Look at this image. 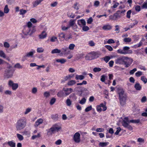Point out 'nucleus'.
<instances>
[{
  "label": "nucleus",
  "mask_w": 147,
  "mask_h": 147,
  "mask_svg": "<svg viewBox=\"0 0 147 147\" xmlns=\"http://www.w3.org/2000/svg\"><path fill=\"white\" fill-rule=\"evenodd\" d=\"M61 29L63 31H65L69 28V27L67 26V27H65L64 26H62L61 27Z\"/></svg>",
  "instance_id": "nucleus-57"
},
{
  "label": "nucleus",
  "mask_w": 147,
  "mask_h": 147,
  "mask_svg": "<svg viewBox=\"0 0 147 147\" xmlns=\"http://www.w3.org/2000/svg\"><path fill=\"white\" fill-rule=\"evenodd\" d=\"M61 52V51L60 50L58 49H54L51 52L52 54H55V53H60Z\"/></svg>",
  "instance_id": "nucleus-26"
},
{
  "label": "nucleus",
  "mask_w": 147,
  "mask_h": 147,
  "mask_svg": "<svg viewBox=\"0 0 147 147\" xmlns=\"http://www.w3.org/2000/svg\"><path fill=\"white\" fill-rule=\"evenodd\" d=\"M112 28V26L109 24L104 25L102 27V29L104 30H110Z\"/></svg>",
  "instance_id": "nucleus-16"
},
{
  "label": "nucleus",
  "mask_w": 147,
  "mask_h": 147,
  "mask_svg": "<svg viewBox=\"0 0 147 147\" xmlns=\"http://www.w3.org/2000/svg\"><path fill=\"white\" fill-rule=\"evenodd\" d=\"M108 144V142H100L99 144V145L101 147H105L107 146Z\"/></svg>",
  "instance_id": "nucleus-24"
},
{
  "label": "nucleus",
  "mask_w": 147,
  "mask_h": 147,
  "mask_svg": "<svg viewBox=\"0 0 147 147\" xmlns=\"http://www.w3.org/2000/svg\"><path fill=\"white\" fill-rule=\"evenodd\" d=\"M124 127L127 128L131 130L133 129V127L130 125H129L128 123H124V125H123Z\"/></svg>",
  "instance_id": "nucleus-27"
},
{
  "label": "nucleus",
  "mask_w": 147,
  "mask_h": 147,
  "mask_svg": "<svg viewBox=\"0 0 147 147\" xmlns=\"http://www.w3.org/2000/svg\"><path fill=\"white\" fill-rule=\"evenodd\" d=\"M92 109V107L91 106H90L87 107L85 109V111L86 112H88L91 110Z\"/></svg>",
  "instance_id": "nucleus-63"
},
{
  "label": "nucleus",
  "mask_w": 147,
  "mask_h": 147,
  "mask_svg": "<svg viewBox=\"0 0 147 147\" xmlns=\"http://www.w3.org/2000/svg\"><path fill=\"white\" fill-rule=\"evenodd\" d=\"M40 137V133H38L37 135H33L32 137V140H34L37 138H38Z\"/></svg>",
  "instance_id": "nucleus-39"
},
{
  "label": "nucleus",
  "mask_w": 147,
  "mask_h": 147,
  "mask_svg": "<svg viewBox=\"0 0 147 147\" xmlns=\"http://www.w3.org/2000/svg\"><path fill=\"white\" fill-rule=\"evenodd\" d=\"M43 122V120L42 119H39L36 121L34 126L36 127H38L40 124L42 123Z\"/></svg>",
  "instance_id": "nucleus-17"
},
{
  "label": "nucleus",
  "mask_w": 147,
  "mask_h": 147,
  "mask_svg": "<svg viewBox=\"0 0 147 147\" xmlns=\"http://www.w3.org/2000/svg\"><path fill=\"white\" fill-rule=\"evenodd\" d=\"M131 12V10H129L127 13L126 17L128 18H130V15Z\"/></svg>",
  "instance_id": "nucleus-55"
},
{
  "label": "nucleus",
  "mask_w": 147,
  "mask_h": 147,
  "mask_svg": "<svg viewBox=\"0 0 147 147\" xmlns=\"http://www.w3.org/2000/svg\"><path fill=\"white\" fill-rule=\"evenodd\" d=\"M100 2L98 1H95L94 5L96 7H97L99 5Z\"/></svg>",
  "instance_id": "nucleus-62"
},
{
  "label": "nucleus",
  "mask_w": 147,
  "mask_h": 147,
  "mask_svg": "<svg viewBox=\"0 0 147 147\" xmlns=\"http://www.w3.org/2000/svg\"><path fill=\"white\" fill-rule=\"evenodd\" d=\"M100 54L97 52H92L89 54L85 57L86 59L90 60L94 58H97L99 57Z\"/></svg>",
  "instance_id": "nucleus-7"
},
{
  "label": "nucleus",
  "mask_w": 147,
  "mask_h": 147,
  "mask_svg": "<svg viewBox=\"0 0 147 147\" xmlns=\"http://www.w3.org/2000/svg\"><path fill=\"white\" fill-rule=\"evenodd\" d=\"M15 67L19 69L22 68V66L19 63L16 64L15 65Z\"/></svg>",
  "instance_id": "nucleus-64"
},
{
  "label": "nucleus",
  "mask_w": 147,
  "mask_h": 147,
  "mask_svg": "<svg viewBox=\"0 0 147 147\" xmlns=\"http://www.w3.org/2000/svg\"><path fill=\"white\" fill-rule=\"evenodd\" d=\"M62 51L65 54H68L69 53L68 48L67 47H64L62 49Z\"/></svg>",
  "instance_id": "nucleus-20"
},
{
  "label": "nucleus",
  "mask_w": 147,
  "mask_h": 147,
  "mask_svg": "<svg viewBox=\"0 0 147 147\" xmlns=\"http://www.w3.org/2000/svg\"><path fill=\"white\" fill-rule=\"evenodd\" d=\"M32 110V109L30 107H28L26 109L25 111L24 112V115H26L30 112Z\"/></svg>",
  "instance_id": "nucleus-32"
},
{
  "label": "nucleus",
  "mask_w": 147,
  "mask_h": 147,
  "mask_svg": "<svg viewBox=\"0 0 147 147\" xmlns=\"http://www.w3.org/2000/svg\"><path fill=\"white\" fill-rule=\"evenodd\" d=\"M36 31L35 26H32V24L30 22H28L27 26H26L22 30L23 34L26 36H31Z\"/></svg>",
  "instance_id": "nucleus-1"
},
{
  "label": "nucleus",
  "mask_w": 147,
  "mask_h": 147,
  "mask_svg": "<svg viewBox=\"0 0 147 147\" xmlns=\"http://www.w3.org/2000/svg\"><path fill=\"white\" fill-rule=\"evenodd\" d=\"M89 29L88 27L86 26H84L82 27V30L84 31H86L88 30Z\"/></svg>",
  "instance_id": "nucleus-61"
},
{
  "label": "nucleus",
  "mask_w": 147,
  "mask_h": 147,
  "mask_svg": "<svg viewBox=\"0 0 147 147\" xmlns=\"http://www.w3.org/2000/svg\"><path fill=\"white\" fill-rule=\"evenodd\" d=\"M69 98H71L73 100H76L77 98V97L76 96L75 93H72L69 96Z\"/></svg>",
  "instance_id": "nucleus-29"
},
{
  "label": "nucleus",
  "mask_w": 147,
  "mask_h": 147,
  "mask_svg": "<svg viewBox=\"0 0 147 147\" xmlns=\"http://www.w3.org/2000/svg\"><path fill=\"white\" fill-rule=\"evenodd\" d=\"M14 71V70L13 66L8 64L6 69L5 71L4 76L7 78H11L13 76Z\"/></svg>",
  "instance_id": "nucleus-3"
},
{
  "label": "nucleus",
  "mask_w": 147,
  "mask_h": 147,
  "mask_svg": "<svg viewBox=\"0 0 147 147\" xmlns=\"http://www.w3.org/2000/svg\"><path fill=\"white\" fill-rule=\"evenodd\" d=\"M101 70V69L100 68L97 67L94 68L93 69V71L95 72H99Z\"/></svg>",
  "instance_id": "nucleus-53"
},
{
  "label": "nucleus",
  "mask_w": 147,
  "mask_h": 147,
  "mask_svg": "<svg viewBox=\"0 0 147 147\" xmlns=\"http://www.w3.org/2000/svg\"><path fill=\"white\" fill-rule=\"evenodd\" d=\"M107 109V108L105 105L102 103L96 106L97 111L99 112H100L102 110L103 111H105Z\"/></svg>",
  "instance_id": "nucleus-12"
},
{
  "label": "nucleus",
  "mask_w": 147,
  "mask_h": 147,
  "mask_svg": "<svg viewBox=\"0 0 147 147\" xmlns=\"http://www.w3.org/2000/svg\"><path fill=\"white\" fill-rule=\"evenodd\" d=\"M129 47L125 46L123 47V49H119L117 51L118 53L121 54L126 55L127 54H131L132 51L131 50H129Z\"/></svg>",
  "instance_id": "nucleus-6"
},
{
  "label": "nucleus",
  "mask_w": 147,
  "mask_h": 147,
  "mask_svg": "<svg viewBox=\"0 0 147 147\" xmlns=\"http://www.w3.org/2000/svg\"><path fill=\"white\" fill-rule=\"evenodd\" d=\"M50 41L51 42H54L57 41H58L57 37L55 36H53L51 37Z\"/></svg>",
  "instance_id": "nucleus-33"
},
{
  "label": "nucleus",
  "mask_w": 147,
  "mask_h": 147,
  "mask_svg": "<svg viewBox=\"0 0 147 147\" xmlns=\"http://www.w3.org/2000/svg\"><path fill=\"white\" fill-rule=\"evenodd\" d=\"M61 129V126L60 125L58 124L53 125L51 128L47 130V134L49 136L51 135L55 132H58Z\"/></svg>",
  "instance_id": "nucleus-4"
},
{
  "label": "nucleus",
  "mask_w": 147,
  "mask_h": 147,
  "mask_svg": "<svg viewBox=\"0 0 147 147\" xmlns=\"http://www.w3.org/2000/svg\"><path fill=\"white\" fill-rule=\"evenodd\" d=\"M9 9L8 8V5H6L5 6L4 9V13H7L9 12Z\"/></svg>",
  "instance_id": "nucleus-41"
},
{
  "label": "nucleus",
  "mask_w": 147,
  "mask_h": 147,
  "mask_svg": "<svg viewBox=\"0 0 147 147\" xmlns=\"http://www.w3.org/2000/svg\"><path fill=\"white\" fill-rule=\"evenodd\" d=\"M69 77H70V76H67L65 77L61 80V82H64L65 81H67L68 79H69Z\"/></svg>",
  "instance_id": "nucleus-47"
},
{
  "label": "nucleus",
  "mask_w": 147,
  "mask_h": 147,
  "mask_svg": "<svg viewBox=\"0 0 147 147\" xmlns=\"http://www.w3.org/2000/svg\"><path fill=\"white\" fill-rule=\"evenodd\" d=\"M77 23L81 27L85 26L86 24V22L84 19L78 20L77 21Z\"/></svg>",
  "instance_id": "nucleus-15"
},
{
  "label": "nucleus",
  "mask_w": 147,
  "mask_h": 147,
  "mask_svg": "<svg viewBox=\"0 0 147 147\" xmlns=\"http://www.w3.org/2000/svg\"><path fill=\"white\" fill-rule=\"evenodd\" d=\"M120 103L121 105L123 106L125 104L126 98V96L124 93V91L123 90H120L118 92Z\"/></svg>",
  "instance_id": "nucleus-5"
},
{
  "label": "nucleus",
  "mask_w": 147,
  "mask_h": 147,
  "mask_svg": "<svg viewBox=\"0 0 147 147\" xmlns=\"http://www.w3.org/2000/svg\"><path fill=\"white\" fill-rule=\"evenodd\" d=\"M8 144L11 147H15L16 143L12 141H9L7 142Z\"/></svg>",
  "instance_id": "nucleus-25"
},
{
  "label": "nucleus",
  "mask_w": 147,
  "mask_h": 147,
  "mask_svg": "<svg viewBox=\"0 0 147 147\" xmlns=\"http://www.w3.org/2000/svg\"><path fill=\"white\" fill-rule=\"evenodd\" d=\"M17 136L18 140L20 141H22L24 139L23 136L19 134H17Z\"/></svg>",
  "instance_id": "nucleus-42"
},
{
  "label": "nucleus",
  "mask_w": 147,
  "mask_h": 147,
  "mask_svg": "<svg viewBox=\"0 0 147 147\" xmlns=\"http://www.w3.org/2000/svg\"><path fill=\"white\" fill-rule=\"evenodd\" d=\"M75 78L77 80H82L84 78V76L83 75H76V76Z\"/></svg>",
  "instance_id": "nucleus-37"
},
{
  "label": "nucleus",
  "mask_w": 147,
  "mask_h": 147,
  "mask_svg": "<svg viewBox=\"0 0 147 147\" xmlns=\"http://www.w3.org/2000/svg\"><path fill=\"white\" fill-rule=\"evenodd\" d=\"M58 36L59 37V39L61 38L64 39L65 37V35L64 33L61 32L59 34Z\"/></svg>",
  "instance_id": "nucleus-40"
},
{
  "label": "nucleus",
  "mask_w": 147,
  "mask_h": 147,
  "mask_svg": "<svg viewBox=\"0 0 147 147\" xmlns=\"http://www.w3.org/2000/svg\"><path fill=\"white\" fill-rule=\"evenodd\" d=\"M137 70V69L136 68H134L132 70H131L129 71V74L130 75L133 74Z\"/></svg>",
  "instance_id": "nucleus-58"
},
{
  "label": "nucleus",
  "mask_w": 147,
  "mask_h": 147,
  "mask_svg": "<svg viewBox=\"0 0 147 147\" xmlns=\"http://www.w3.org/2000/svg\"><path fill=\"white\" fill-rule=\"evenodd\" d=\"M36 51L38 53H42L44 51V49L42 47H38L36 49Z\"/></svg>",
  "instance_id": "nucleus-43"
},
{
  "label": "nucleus",
  "mask_w": 147,
  "mask_h": 147,
  "mask_svg": "<svg viewBox=\"0 0 147 147\" xmlns=\"http://www.w3.org/2000/svg\"><path fill=\"white\" fill-rule=\"evenodd\" d=\"M58 4V3L57 1H55L51 3V6L52 7H56Z\"/></svg>",
  "instance_id": "nucleus-60"
},
{
  "label": "nucleus",
  "mask_w": 147,
  "mask_h": 147,
  "mask_svg": "<svg viewBox=\"0 0 147 147\" xmlns=\"http://www.w3.org/2000/svg\"><path fill=\"white\" fill-rule=\"evenodd\" d=\"M0 56L3 58H6V56L4 52L2 50H0Z\"/></svg>",
  "instance_id": "nucleus-30"
},
{
  "label": "nucleus",
  "mask_w": 147,
  "mask_h": 147,
  "mask_svg": "<svg viewBox=\"0 0 147 147\" xmlns=\"http://www.w3.org/2000/svg\"><path fill=\"white\" fill-rule=\"evenodd\" d=\"M27 124V120L25 117H22L18 119L16 124V128L17 131H21L24 129Z\"/></svg>",
  "instance_id": "nucleus-2"
},
{
  "label": "nucleus",
  "mask_w": 147,
  "mask_h": 147,
  "mask_svg": "<svg viewBox=\"0 0 147 147\" xmlns=\"http://www.w3.org/2000/svg\"><path fill=\"white\" fill-rule=\"evenodd\" d=\"M86 99L85 98H83L80 101L79 103L83 105L86 102Z\"/></svg>",
  "instance_id": "nucleus-52"
},
{
  "label": "nucleus",
  "mask_w": 147,
  "mask_h": 147,
  "mask_svg": "<svg viewBox=\"0 0 147 147\" xmlns=\"http://www.w3.org/2000/svg\"><path fill=\"white\" fill-rule=\"evenodd\" d=\"M75 47V45L74 44H71L69 45V46L68 49L71 50H73L74 47Z\"/></svg>",
  "instance_id": "nucleus-48"
},
{
  "label": "nucleus",
  "mask_w": 147,
  "mask_h": 147,
  "mask_svg": "<svg viewBox=\"0 0 147 147\" xmlns=\"http://www.w3.org/2000/svg\"><path fill=\"white\" fill-rule=\"evenodd\" d=\"M134 87L136 90H140L141 89V86L139 83H136L135 84Z\"/></svg>",
  "instance_id": "nucleus-23"
},
{
  "label": "nucleus",
  "mask_w": 147,
  "mask_h": 147,
  "mask_svg": "<svg viewBox=\"0 0 147 147\" xmlns=\"http://www.w3.org/2000/svg\"><path fill=\"white\" fill-rule=\"evenodd\" d=\"M66 103L67 106L70 107L72 104V101L70 99L67 98L66 100Z\"/></svg>",
  "instance_id": "nucleus-34"
},
{
  "label": "nucleus",
  "mask_w": 147,
  "mask_h": 147,
  "mask_svg": "<svg viewBox=\"0 0 147 147\" xmlns=\"http://www.w3.org/2000/svg\"><path fill=\"white\" fill-rule=\"evenodd\" d=\"M140 121V119H138L137 120H131L129 121L130 123H138Z\"/></svg>",
  "instance_id": "nucleus-46"
},
{
  "label": "nucleus",
  "mask_w": 147,
  "mask_h": 147,
  "mask_svg": "<svg viewBox=\"0 0 147 147\" xmlns=\"http://www.w3.org/2000/svg\"><path fill=\"white\" fill-rule=\"evenodd\" d=\"M57 96L59 97H61L65 96L64 92L63 91L61 90L59 91L57 94Z\"/></svg>",
  "instance_id": "nucleus-28"
},
{
  "label": "nucleus",
  "mask_w": 147,
  "mask_h": 147,
  "mask_svg": "<svg viewBox=\"0 0 147 147\" xmlns=\"http://www.w3.org/2000/svg\"><path fill=\"white\" fill-rule=\"evenodd\" d=\"M5 94L7 95H11L12 94V92L9 90H7L4 92Z\"/></svg>",
  "instance_id": "nucleus-54"
},
{
  "label": "nucleus",
  "mask_w": 147,
  "mask_h": 147,
  "mask_svg": "<svg viewBox=\"0 0 147 147\" xmlns=\"http://www.w3.org/2000/svg\"><path fill=\"white\" fill-rule=\"evenodd\" d=\"M76 19L74 20H70L69 22V25L68 26L69 27V28L71 27H72L74 26L75 24V21Z\"/></svg>",
  "instance_id": "nucleus-19"
},
{
  "label": "nucleus",
  "mask_w": 147,
  "mask_h": 147,
  "mask_svg": "<svg viewBox=\"0 0 147 147\" xmlns=\"http://www.w3.org/2000/svg\"><path fill=\"white\" fill-rule=\"evenodd\" d=\"M56 99L54 98H52L50 100V104L51 105H52L55 102Z\"/></svg>",
  "instance_id": "nucleus-50"
},
{
  "label": "nucleus",
  "mask_w": 147,
  "mask_h": 147,
  "mask_svg": "<svg viewBox=\"0 0 147 147\" xmlns=\"http://www.w3.org/2000/svg\"><path fill=\"white\" fill-rule=\"evenodd\" d=\"M63 91L64 92L65 96H66L69 95L73 91V89L71 88H63Z\"/></svg>",
  "instance_id": "nucleus-13"
},
{
  "label": "nucleus",
  "mask_w": 147,
  "mask_h": 147,
  "mask_svg": "<svg viewBox=\"0 0 147 147\" xmlns=\"http://www.w3.org/2000/svg\"><path fill=\"white\" fill-rule=\"evenodd\" d=\"M56 61L57 62L60 63L61 64H63L65 63L66 61L65 59L62 58L61 59H56Z\"/></svg>",
  "instance_id": "nucleus-22"
},
{
  "label": "nucleus",
  "mask_w": 147,
  "mask_h": 147,
  "mask_svg": "<svg viewBox=\"0 0 147 147\" xmlns=\"http://www.w3.org/2000/svg\"><path fill=\"white\" fill-rule=\"evenodd\" d=\"M42 1L40 0H36L32 3V4L33 7H36Z\"/></svg>",
  "instance_id": "nucleus-21"
},
{
  "label": "nucleus",
  "mask_w": 147,
  "mask_h": 147,
  "mask_svg": "<svg viewBox=\"0 0 147 147\" xmlns=\"http://www.w3.org/2000/svg\"><path fill=\"white\" fill-rule=\"evenodd\" d=\"M123 41L126 42H129L131 41V39L129 38H125L124 39Z\"/></svg>",
  "instance_id": "nucleus-59"
},
{
  "label": "nucleus",
  "mask_w": 147,
  "mask_h": 147,
  "mask_svg": "<svg viewBox=\"0 0 147 147\" xmlns=\"http://www.w3.org/2000/svg\"><path fill=\"white\" fill-rule=\"evenodd\" d=\"M20 14L23 16V17H24L23 16L26 13L27 11L26 10L24 9H21L20 10Z\"/></svg>",
  "instance_id": "nucleus-31"
},
{
  "label": "nucleus",
  "mask_w": 147,
  "mask_h": 147,
  "mask_svg": "<svg viewBox=\"0 0 147 147\" xmlns=\"http://www.w3.org/2000/svg\"><path fill=\"white\" fill-rule=\"evenodd\" d=\"M3 46L5 48H8L10 47V45L8 42H4L3 43Z\"/></svg>",
  "instance_id": "nucleus-44"
},
{
  "label": "nucleus",
  "mask_w": 147,
  "mask_h": 147,
  "mask_svg": "<svg viewBox=\"0 0 147 147\" xmlns=\"http://www.w3.org/2000/svg\"><path fill=\"white\" fill-rule=\"evenodd\" d=\"M76 82L74 80H71L69 81L67 83V85L68 86H72L76 83Z\"/></svg>",
  "instance_id": "nucleus-38"
},
{
  "label": "nucleus",
  "mask_w": 147,
  "mask_h": 147,
  "mask_svg": "<svg viewBox=\"0 0 147 147\" xmlns=\"http://www.w3.org/2000/svg\"><path fill=\"white\" fill-rule=\"evenodd\" d=\"M141 79L145 84L147 83V79L145 76H142L141 77Z\"/></svg>",
  "instance_id": "nucleus-49"
},
{
  "label": "nucleus",
  "mask_w": 147,
  "mask_h": 147,
  "mask_svg": "<svg viewBox=\"0 0 147 147\" xmlns=\"http://www.w3.org/2000/svg\"><path fill=\"white\" fill-rule=\"evenodd\" d=\"M47 36V34L45 31H43L41 34L39 35V38L41 39H44Z\"/></svg>",
  "instance_id": "nucleus-18"
},
{
  "label": "nucleus",
  "mask_w": 147,
  "mask_h": 147,
  "mask_svg": "<svg viewBox=\"0 0 147 147\" xmlns=\"http://www.w3.org/2000/svg\"><path fill=\"white\" fill-rule=\"evenodd\" d=\"M111 58L109 56H107L104 58V60L106 63L108 62L110 60Z\"/></svg>",
  "instance_id": "nucleus-51"
},
{
  "label": "nucleus",
  "mask_w": 147,
  "mask_h": 147,
  "mask_svg": "<svg viewBox=\"0 0 147 147\" xmlns=\"http://www.w3.org/2000/svg\"><path fill=\"white\" fill-rule=\"evenodd\" d=\"M142 73L141 71H138L135 74V75L136 77H138L142 75Z\"/></svg>",
  "instance_id": "nucleus-56"
},
{
  "label": "nucleus",
  "mask_w": 147,
  "mask_h": 147,
  "mask_svg": "<svg viewBox=\"0 0 147 147\" xmlns=\"http://www.w3.org/2000/svg\"><path fill=\"white\" fill-rule=\"evenodd\" d=\"M37 92V89L36 87L33 88L31 90L32 93L34 94H35Z\"/></svg>",
  "instance_id": "nucleus-45"
},
{
  "label": "nucleus",
  "mask_w": 147,
  "mask_h": 147,
  "mask_svg": "<svg viewBox=\"0 0 147 147\" xmlns=\"http://www.w3.org/2000/svg\"><path fill=\"white\" fill-rule=\"evenodd\" d=\"M125 56H121L117 57L115 60V64L118 65L124 64V59Z\"/></svg>",
  "instance_id": "nucleus-11"
},
{
  "label": "nucleus",
  "mask_w": 147,
  "mask_h": 147,
  "mask_svg": "<svg viewBox=\"0 0 147 147\" xmlns=\"http://www.w3.org/2000/svg\"><path fill=\"white\" fill-rule=\"evenodd\" d=\"M124 60V64L126 67L130 66L133 61L132 59L126 56H125Z\"/></svg>",
  "instance_id": "nucleus-8"
},
{
  "label": "nucleus",
  "mask_w": 147,
  "mask_h": 147,
  "mask_svg": "<svg viewBox=\"0 0 147 147\" xmlns=\"http://www.w3.org/2000/svg\"><path fill=\"white\" fill-rule=\"evenodd\" d=\"M130 123L129 121L128 120V118L127 117H125L124 118V120L123 121L122 125H124V123Z\"/></svg>",
  "instance_id": "nucleus-35"
},
{
  "label": "nucleus",
  "mask_w": 147,
  "mask_h": 147,
  "mask_svg": "<svg viewBox=\"0 0 147 147\" xmlns=\"http://www.w3.org/2000/svg\"><path fill=\"white\" fill-rule=\"evenodd\" d=\"M9 87H11L13 90H16L18 87V84L17 83H15L11 80H9L8 83Z\"/></svg>",
  "instance_id": "nucleus-9"
},
{
  "label": "nucleus",
  "mask_w": 147,
  "mask_h": 147,
  "mask_svg": "<svg viewBox=\"0 0 147 147\" xmlns=\"http://www.w3.org/2000/svg\"><path fill=\"white\" fill-rule=\"evenodd\" d=\"M35 51H31L27 53L25 56H24L23 58H25L26 57H32L33 54L35 53Z\"/></svg>",
  "instance_id": "nucleus-14"
},
{
  "label": "nucleus",
  "mask_w": 147,
  "mask_h": 147,
  "mask_svg": "<svg viewBox=\"0 0 147 147\" xmlns=\"http://www.w3.org/2000/svg\"><path fill=\"white\" fill-rule=\"evenodd\" d=\"M119 12H120V11H118L117 13L114 14L115 20H117L118 18H120L121 17V16L119 15Z\"/></svg>",
  "instance_id": "nucleus-36"
},
{
  "label": "nucleus",
  "mask_w": 147,
  "mask_h": 147,
  "mask_svg": "<svg viewBox=\"0 0 147 147\" xmlns=\"http://www.w3.org/2000/svg\"><path fill=\"white\" fill-rule=\"evenodd\" d=\"M80 135L79 132H77L74 135L73 140L75 142L79 143L80 141Z\"/></svg>",
  "instance_id": "nucleus-10"
}]
</instances>
